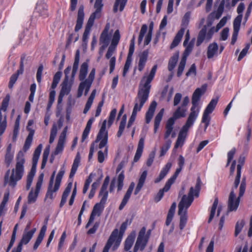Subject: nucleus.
Listing matches in <instances>:
<instances>
[{
  "instance_id": "052dcab7",
  "label": "nucleus",
  "mask_w": 252,
  "mask_h": 252,
  "mask_svg": "<svg viewBox=\"0 0 252 252\" xmlns=\"http://www.w3.org/2000/svg\"><path fill=\"white\" fill-rule=\"evenodd\" d=\"M99 42L104 45V47H107L109 43L108 34L101 33L99 38Z\"/></svg>"
},
{
  "instance_id": "4be33fe9",
  "label": "nucleus",
  "mask_w": 252,
  "mask_h": 252,
  "mask_svg": "<svg viewBox=\"0 0 252 252\" xmlns=\"http://www.w3.org/2000/svg\"><path fill=\"white\" fill-rule=\"evenodd\" d=\"M59 188L60 187H58V189H56V184L54 185V187L53 185L49 184L44 201L49 203H51L55 196L56 192L59 190Z\"/></svg>"
},
{
  "instance_id": "ea45409f",
  "label": "nucleus",
  "mask_w": 252,
  "mask_h": 252,
  "mask_svg": "<svg viewBox=\"0 0 252 252\" xmlns=\"http://www.w3.org/2000/svg\"><path fill=\"white\" fill-rule=\"evenodd\" d=\"M179 53H177L174 54L170 59L168 64V69L169 71H172L176 65L179 59Z\"/></svg>"
},
{
  "instance_id": "e2e57ef3",
  "label": "nucleus",
  "mask_w": 252,
  "mask_h": 252,
  "mask_svg": "<svg viewBox=\"0 0 252 252\" xmlns=\"http://www.w3.org/2000/svg\"><path fill=\"white\" fill-rule=\"evenodd\" d=\"M245 225V221L244 220L238 221L235 225V235L237 236L241 231L243 227Z\"/></svg>"
},
{
  "instance_id": "4468645a",
  "label": "nucleus",
  "mask_w": 252,
  "mask_h": 252,
  "mask_svg": "<svg viewBox=\"0 0 252 252\" xmlns=\"http://www.w3.org/2000/svg\"><path fill=\"white\" fill-rule=\"evenodd\" d=\"M44 173H41L38 178V180L36 184L35 189L33 191L32 189L28 197V202L29 204H31L35 202L36 200L38 194L39 193L40 190L41 188V186L43 181L44 178Z\"/></svg>"
},
{
  "instance_id": "bb28decb",
  "label": "nucleus",
  "mask_w": 252,
  "mask_h": 252,
  "mask_svg": "<svg viewBox=\"0 0 252 252\" xmlns=\"http://www.w3.org/2000/svg\"><path fill=\"white\" fill-rule=\"evenodd\" d=\"M109 182L104 181L102 186L101 188L99 193V196L102 197L100 200V203L105 204L106 202L108 195V192L107 190V189L109 185Z\"/></svg>"
},
{
  "instance_id": "774afa93",
  "label": "nucleus",
  "mask_w": 252,
  "mask_h": 252,
  "mask_svg": "<svg viewBox=\"0 0 252 252\" xmlns=\"http://www.w3.org/2000/svg\"><path fill=\"white\" fill-rule=\"evenodd\" d=\"M171 144V141L168 140L166 143L162 147L160 151V156H163L170 148Z\"/></svg>"
},
{
  "instance_id": "20e7f679",
  "label": "nucleus",
  "mask_w": 252,
  "mask_h": 252,
  "mask_svg": "<svg viewBox=\"0 0 252 252\" xmlns=\"http://www.w3.org/2000/svg\"><path fill=\"white\" fill-rule=\"evenodd\" d=\"M207 87V84H203L200 88H197L193 92L191 98L192 106L188 120L194 122L196 121L199 113V108L197 106L198 102L201 96L205 93Z\"/></svg>"
},
{
  "instance_id": "7ed1b4c3",
  "label": "nucleus",
  "mask_w": 252,
  "mask_h": 252,
  "mask_svg": "<svg viewBox=\"0 0 252 252\" xmlns=\"http://www.w3.org/2000/svg\"><path fill=\"white\" fill-rule=\"evenodd\" d=\"M127 221L123 222L120 227V231L118 229H115L110 235L107 242L103 248L102 252H109L112 247V250L116 251L119 247L122 241L123 234L126 229Z\"/></svg>"
},
{
  "instance_id": "de8ad7c7",
  "label": "nucleus",
  "mask_w": 252,
  "mask_h": 252,
  "mask_svg": "<svg viewBox=\"0 0 252 252\" xmlns=\"http://www.w3.org/2000/svg\"><path fill=\"white\" fill-rule=\"evenodd\" d=\"M65 140L64 139L59 138V140L58 142L57 145L56 146V149L54 153L52 154V156H56L60 153H61L63 151L64 148V144L65 142Z\"/></svg>"
},
{
  "instance_id": "2f4dec72",
  "label": "nucleus",
  "mask_w": 252,
  "mask_h": 252,
  "mask_svg": "<svg viewBox=\"0 0 252 252\" xmlns=\"http://www.w3.org/2000/svg\"><path fill=\"white\" fill-rule=\"evenodd\" d=\"M175 121L173 119L169 118L165 125V132L164 135L165 139H167L173 131L174 125Z\"/></svg>"
},
{
  "instance_id": "69168bd1",
  "label": "nucleus",
  "mask_w": 252,
  "mask_h": 252,
  "mask_svg": "<svg viewBox=\"0 0 252 252\" xmlns=\"http://www.w3.org/2000/svg\"><path fill=\"white\" fill-rule=\"evenodd\" d=\"M147 26L146 25H143L141 27L139 35L138 37V43L140 44L142 41L143 37L147 31Z\"/></svg>"
},
{
  "instance_id": "09e8293b",
  "label": "nucleus",
  "mask_w": 252,
  "mask_h": 252,
  "mask_svg": "<svg viewBox=\"0 0 252 252\" xmlns=\"http://www.w3.org/2000/svg\"><path fill=\"white\" fill-rule=\"evenodd\" d=\"M95 176V173H91L90 174L89 176H88L87 179L86 180L85 184H84V187L83 189L82 192H83V194H86V192H87V191L89 188L90 184L92 182L93 179L94 178V177Z\"/></svg>"
},
{
  "instance_id": "0eeeda50",
  "label": "nucleus",
  "mask_w": 252,
  "mask_h": 252,
  "mask_svg": "<svg viewBox=\"0 0 252 252\" xmlns=\"http://www.w3.org/2000/svg\"><path fill=\"white\" fill-rule=\"evenodd\" d=\"M79 61L80 51L79 50H77L75 53L70 81H69V80H67V79H64L62 84V89L60 91L61 94L64 95H67L70 92L72 83L78 70Z\"/></svg>"
},
{
  "instance_id": "6e6552de",
  "label": "nucleus",
  "mask_w": 252,
  "mask_h": 252,
  "mask_svg": "<svg viewBox=\"0 0 252 252\" xmlns=\"http://www.w3.org/2000/svg\"><path fill=\"white\" fill-rule=\"evenodd\" d=\"M106 120H104L102 124L101 128L97 135L96 139L94 143H93L90 147V152L89 154V159L90 160L93 156L94 149V144L95 143H97L100 141L99 144L98 148L102 149L104 147L108 142V131L106 129Z\"/></svg>"
},
{
  "instance_id": "c756f323",
  "label": "nucleus",
  "mask_w": 252,
  "mask_h": 252,
  "mask_svg": "<svg viewBox=\"0 0 252 252\" xmlns=\"http://www.w3.org/2000/svg\"><path fill=\"white\" fill-rule=\"evenodd\" d=\"M144 141L145 139L143 137H141L139 139L136 152L133 159L134 162L138 161L142 155L144 146Z\"/></svg>"
},
{
  "instance_id": "423d86ee",
  "label": "nucleus",
  "mask_w": 252,
  "mask_h": 252,
  "mask_svg": "<svg viewBox=\"0 0 252 252\" xmlns=\"http://www.w3.org/2000/svg\"><path fill=\"white\" fill-rule=\"evenodd\" d=\"M150 89L151 86H147L140 83L137 96L134 99V105L133 110L137 112L141 110L148 99Z\"/></svg>"
},
{
  "instance_id": "9d476101",
  "label": "nucleus",
  "mask_w": 252,
  "mask_h": 252,
  "mask_svg": "<svg viewBox=\"0 0 252 252\" xmlns=\"http://www.w3.org/2000/svg\"><path fill=\"white\" fill-rule=\"evenodd\" d=\"M246 184L245 181H242L239 189V194L238 198H236L233 189L231 191L228 200V208L229 211H236L238 207L240 198L242 197L245 191Z\"/></svg>"
},
{
  "instance_id": "c03bdc74",
  "label": "nucleus",
  "mask_w": 252,
  "mask_h": 252,
  "mask_svg": "<svg viewBox=\"0 0 252 252\" xmlns=\"http://www.w3.org/2000/svg\"><path fill=\"white\" fill-rule=\"evenodd\" d=\"M47 6L46 4L43 3H38L37 4L35 8L36 12L38 13L41 16H46Z\"/></svg>"
},
{
  "instance_id": "f3484780",
  "label": "nucleus",
  "mask_w": 252,
  "mask_h": 252,
  "mask_svg": "<svg viewBox=\"0 0 252 252\" xmlns=\"http://www.w3.org/2000/svg\"><path fill=\"white\" fill-rule=\"evenodd\" d=\"M25 162L24 152L20 151L17 157V181L21 180L24 174Z\"/></svg>"
},
{
  "instance_id": "f03ea898",
  "label": "nucleus",
  "mask_w": 252,
  "mask_h": 252,
  "mask_svg": "<svg viewBox=\"0 0 252 252\" xmlns=\"http://www.w3.org/2000/svg\"><path fill=\"white\" fill-rule=\"evenodd\" d=\"M201 182L200 177H198L196 181L195 189L191 187L188 195H184L178 204V214L185 212L187 213V210L192 203L194 198L193 195L198 197L200 190Z\"/></svg>"
},
{
  "instance_id": "a18cd8bd",
  "label": "nucleus",
  "mask_w": 252,
  "mask_h": 252,
  "mask_svg": "<svg viewBox=\"0 0 252 252\" xmlns=\"http://www.w3.org/2000/svg\"><path fill=\"white\" fill-rule=\"evenodd\" d=\"M127 1V0H116L113 7L114 12L116 13L118 11L119 6H120V11H122L125 8Z\"/></svg>"
},
{
  "instance_id": "473e14b6",
  "label": "nucleus",
  "mask_w": 252,
  "mask_h": 252,
  "mask_svg": "<svg viewBox=\"0 0 252 252\" xmlns=\"http://www.w3.org/2000/svg\"><path fill=\"white\" fill-rule=\"evenodd\" d=\"M172 166V163L168 162L161 170L159 176L155 180V183H158L162 180L167 175Z\"/></svg>"
},
{
  "instance_id": "6ab92c4d",
  "label": "nucleus",
  "mask_w": 252,
  "mask_h": 252,
  "mask_svg": "<svg viewBox=\"0 0 252 252\" xmlns=\"http://www.w3.org/2000/svg\"><path fill=\"white\" fill-rule=\"evenodd\" d=\"M33 121L32 120L29 121L28 123V126L27 127V129L28 131H30V133H29V135H28V136L26 139V141H25V144H24V145L23 147V151H24V153L26 152L27 151H28L30 149L31 145L32 144V139H33V136L34 133V130L33 129H32V128H31L30 127V126H32L33 125Z\"/></svg>"
},
{
  "instance_id": "680f3d73",
  "label": "nucleus",
  "mask_w": 252,
  "mask_h": 252,
  "mask_svg": "<svg viewBox=\"0 0 252 252\" xmlns=\"http://www.w3.org/2000/svg\"><path fill=\"white\" fill-rule=\"evenodd\" d=\"M26 57L25 55H23L21 58V61L20 63V68L19 69H18L17 71V78H18V76L20 74H22L24 72V63L26 62Z\"/></svg>"
},
{
  "instance_id": "7c9ffc66",
  "label": "nucleus",
  "mask_w": 252,
  "mask_h": 252,
  "mask_svg": "<svg viewBox=\"0 0 252 252\" xmlns=\"http://www.w3.org/2000/svg\"><path fill=\"white\" fill-rule=\"evenodd\" d=\"M147 176V171H144L142 174H141L140 178L138 180V184L137 185V186L135 188V189L134 190V194L137 195L139 191L141 190V189L142 188L146 177Z\"/></svg>"
},
{
  "instance_id": "8fccbe9b",
  "label": "nucleus",
  "mask_w": 252,
  "mask_h": 252,
  "mask_svg": "<svg viewBox=\"0 0 252 252\" xmlns=\"http://www.w3.org/2000/svg\"><path fill=\"white\" fill-rule=\"evenodd\" d=\"M126 115L125 114L121 120V121L119 127V130L117 133V136L118 137H120L122 135V133L124 130L126 124Z\"/></svg>"
},
{
  "instance_id": "37998d69",
  "label": "nucleus",
  "mask_w": 252,
  "mask_h": 252,
  "mask_svg": "<svg viewBox=\"0 0 252 252\" xmlns=\"http://www.w3.org/2000/svg\"><path fill=\"white\" fill-rule=\"evenodd\" d=\"M46 232V228L45 226H44L42 229H41L40 230L39 234L36 240V241L33 246V250H35L37 249L42 241L43 240L44 236L45 235Z\"/></svg>"
},
{
  "instance_id": "39448f33",
  "label": "nucleus",
  "mask_w": 252,
  "mask_h": 252,
  "mask_svg": "<svg viewBox=\"0 0 252 252\" xmlns=\"http://www.w3.org/2000/svg\"><path fill=\"white\" fill-rule=\"evenodd\" d=\"M102 2V0H95L94 5L95 11L91 15L83 35L82 40L84 43H86L88 41L91 29L94 24L95 19L99 18L101 16V11L103 6Z\"/></svg>"
},
{
  "instance_id": "1a4fd4ad",
  "label": "nucleus",
  "mask_w": 252,
  "mask_h": 252,
  "mask_svg": "<svg viewBox=\"0 0 252 252\" xmlns=\"http://www.w3.org/2000/svg\"><path fill=\"white\" fill-rule=\"evenodd\" d=\"M42 145L41 144H40L38 146V147L34 151L32 158V167L27 176L26 184L27 190H29L31 188L33 179L36 173V166L42 150Z\"/></svg>"
},
{
  "instance_id": "c9c22d12",
  "label": "nucleus",
  "mask_w": 252,
  "mask_h": 252,
  "mask_svg": "<svg viewBox=\"0 0 252 252\" xmlns=\"http://www.w3.org/2000/svg\"><path fill=\"white\" fill-rule=\"evenodd\" d=\"M185 28H182L177 32V34L176 35L173 41H172V42L170 45V48L171 49L175 47L179 44V43H180V41L181 40V39L182 38V37L185 32Z\"/></svg>"
},
{
  "instance_id": "b1692460",
  "label": "nucleus",
  "mask_w": 252,
  "mask_h": 252,
  "mask_svg": "<svg viewBox=\"0 0 252 252\" xmlns=\"http://www.w3.org/2000/svg\"><path fill=\"white\" fill-rule=\"evenodd\" d=\"M84 18V6L80 5L79 6L78 11L76 25L75 27V32H78L82 28V25L83 23Z\"/></svg>"
},
{
  "instance_id": "f8f14e48",
  "label": "nucleus",
  "mask_w": 252,
  "mask_h": 252,
  "mask_svg": "<svg viewBox=\"0 0 252 252\" xmlns=\"http://www.w3.org/2000/svg\"><path fill=\"white\" fill-rule=\"evenodd\" d=\"M146 230L145 227H143L140 230L133 249V252H137L139 249L143 251L146 246L149 237L145 236Z\"/></svg>"
},
{
  "instance_id": "a19ab883",
  "label": "nucleus",
  "mask_w": 252,
  "mask_h": 252,
  "mask_svg": "<svg viewBox=\"0 0 252 252\" xmlns=\"http://www.w3.org/2000/svg\"><path fill=\"white\" fill-rule=\"evenodd\" d=\"M171 186V185H170V184H169V183L166 182L164 188L162 189H160L159 190L158 192L157 193V195L155 196V201L157 202L159 201L163 196L164 192L168 191L170 189Z\"/></svg>"
},
{
  "instance_id": "49530a36",
  "label": "nucleus",
  "mask_w": 252,
  "mask_h": 252,
  "mask_svg": "<svg viewBox=\"0 0 252 252\" xmlns=\"http://www.w3.org/2000/svg\"><path fill=\"white\" fill-rule=\"evenodd\" d=\"M180 216V223L179 227L181 230H182L187 223L188 216L187 213L182 212L180 214H178Z\"/></svg>"
},
{
  "instance_id": "cd10ccee",
  "label": "nucleus",
  "mask_w": 252,
  "mask_h": 252,
  "mask_svg": "<svg viewBox=\"0 0 252 252\" xmlns=\"http://www.w3.org/2000/svg\"><path fill=\"white\" fill-rule=\"evenodd\" d=\"M157 106V103L156 101H153L150 104L148 110L146 114V123L148 124L151 121L154 114Z\"/></svg>"
},
{
  "instance_id": "9b49d317",
  "label": "nucleus",
  "mask_w": 252,
  "mask_h": 252,
  "mask_svg": "<svg viewBox=\"0 0 252 252\" xmlns=\"http://www.w3.org/2000/svg\"><path fill=\"white\" fill-rule=\"evenodd\" d=\"M194 122L190 120H187L185 124L183 126L179 132L177 140L175 145V148H178L180 146H182L187 136L188 132L189 129L193 125Z\"/></svg>"
},
{
  "instance_id": "5fc2aeb1",
  "label": "nucleus",
  "mask_w": 252,
  "mask_h": 252,
  "mask_svg": "<svg viewBox=\"0 0 252 252\" xmlns=\"http://www.w3.org/2000/svg\"><path fill=\"white\" fill-rule=\"evenodd\" d=\"M186 61L187 59H186V57H182L181 59V60L180 62L178 68V71H177V76L178 77H180L181 76V75L183 73V72L184 70L186 63Z\"/></svg>"
},
{
  "instance_id": "0e129e2a",
  "label": "nucleus",
  "mask_w": 252,
  "mask_h": 252,
  "mask_svg": "<svg viewBox=\"0 0 252 252\" xmlns=\"http://www.w3.org/2000/svg\"><path fill=\"white\" fill-rule=\"evenodd\" d=\"M108 153V147H106L104 152H103L101 150H99L98 152L97 158L98 161L99 163H102L104 161L105 156L107 155Z\"/></svg>"
},
{
  "instance_id": "603ef678",
  "label": "nucleus",
  "mask_w": 252,
  "mask_h": 252,
  "mask_svg": "<svg viewBox=\"0 0 252 252\" xmlns=\"http://www.w3.org/2000/svg\"><path fill=\"white\" fill-rule=\"evenodd\" d=\"M65 170L63 167L62 168L60 171L58 173L56 180L55 184H56V189H57L58 187H60L61 185V183L62 181V179L63 177L64 174Z\"/></svg>"
},
{
  "instance_id": "3c124183",
  "label": "nucleus",
  "mask_w": 252,
  "mask_h": 252,
  "mask_svg": "<svg viewBox=\"0 0 252 252\" xmlns=\"http://www.w3.org/2000/svg\"><path fill=\"white\" fill-rule=\"evenodd\" d=\"M32 238V237L28 232H24L22 238L18 245L23 247V245L28 244Z\"/></svg>"
},
{
  "instance_id": "aec40b11",
  "label": "nucleus",
  "mask_w": 252,
  "mask_h": 252,
  "mask_svg": "<svg viewBox=\"0 0 252 252\" xmlns=\"http://www.w3.org/2000/svg\"><path fill=\"white\" fill-rule=\"evenodd\" d=\"M243 15H238L233 22V32L232 35L231 44L234 45L237 39L239 31L240 30L241 23Z\"/></svg>"
},
{
  "instance_id": "e433bc0d",
  "label": "nucleus",
  "mask_w": 252,
  "mask_h": 252,
  "mask_svg": "<svg viewBox=\"0 0 252 252\" xmlns=\"http://www.w3.org/2000/svg\"><path fill=\"white\" fill-rule=\"evenodd\" d=\"M11 144H9L7 148L6 153L5 156V162L7 166L10 165L14 157V152H11Z\"/></svg>"
},
{
  "instance_id": "4d7b16f0",
  "label": "nucleus",
  "mask_w": 252,
  "mask_h": 252,
  "mask_svg": "<svg viewBox=\"0 0 252 252\" xmlns=\"http://www.w3.org/2000/svg\"><path fill=\"white\" fill-rule=\"evenodd\" d=\"M58 129H57V126L56 124H54L52 126V127L51 129L50 132V139H49V143L50 144H52L56 137L57 134Z\"/></svg>"
},
{
  "instance_id": "72a5a7b5",
  "label": "nucleus",
  "mask_w": 252,
  "mask_h": 252,
  "mask_svg": "<svg viewBox=\"0 0 252 252\" xmlns=\"http://www.w3.org/2000/svg\"><path fill=\"white\" fill-rule=\"evenodd\" d=\"M219 47L217 43L213 42L208 47L207 55L208 59L212 58L217 54Z\"/></svg>"
},
{
  "instance_id": "13d9d810",
  "label": "nucleus",
  "mask_w": 252,
  "mask_h": 252,
  "mask_svg": "<svg viewBox=\"0 0 252 252\" xmlns=\"http://www.w3.org/2000/svg\"><path fill=\"white\" fill-rule=\"evenodd\" d=\"M120 37L121 36L119 31L118 30H117L114 33L111 46H113V47H116L118 44L119 43Z\"/></svg>"
},
{
  "instance_id": "a211bd4d",
  "label": "nucleus",
  "mask_w": 252,
  "mask_h": 252,
  "mask_svg": "<svg viewBox=\"0 0 252 252\" xmlns=\"http://www.w3.org/2000/svg\"><path fill=\"white\" fill-rule=\"evenodd\" d=\"M124 179L125 175L124 171H123L119 174L117 179L116 178H114L111 181L109 188L110 192H111L113 191L115 187V184L116 182L117 183V190L118 191H121L123 189L124 186Z\"/></svg>"
},
{
  "instance_id": "58836bf2",
  "label": "nucleus",
  "mask_w": 252,
  "mask_h": 252,
  "mask_svg": "<svg viewBox=\"0 0 252 252\" xmlns=\"http://www.w3.org/2000/svg\"><path fill=\"white\" fill-rule=\"evenodd\" d=\"M80 161V157L79 154L78 153L74 160V161H73V164L72 166V168H71V171H70V175H69L70 178H72L74 176V175L77 170V168L79 166Z\"/></svg>"
},
{
  "instance_id": "f704fd0d",
  "label": "nucleus",
  "mask_w": 252,
  "mask_h": 252,
  "mask_svg": "<svg viewBox=\"0 0 252 252\" xmlns=\"http://www.w3.org/2000/svg\"><path fill=\"white\" fill-rule=\"evenodd\" d=\"M72 183H69L68 184L67 187L65 188V189L63 193L61 203L60 204V207L61 208H62L64 205V204L66 203L67 197L70 192V191H71V189L72 188Z\"/></svg>"
},
{
  "instance_id": "6e6d98bb",
  "label": "nucleus",
  "mask_w": 252,
  "mask_h": 252,
  "mask_svg": "<svg viewBox=\"0 0 252 252\" xmlns=\"http://www.w3.org/2000/svg\"><path fill=\"white\" fill-rule=\"evenodd\" d=\"M100 184L99 180H97L93 183L91 186V189L89 194V198L92 199L94 195L95 191Z\"/></svg>"
},
{
  "instance_id": "338daca9",
  "label": "nucleus",
  "mask_w": 252,
  "mask_h": 252,
  "mask_svg": "<svg viewBox=\"0 0 252 252\" xmlns=\"http://www.w3.org/2000/svg\"><path fill=\"white\" fill-rule=\"evenodd\" d=\"M183 168L178 167L177 168L174 174L168 180V181L166 182L170 185H172L175 182V180L176 179L177 176H178L179 174L180 173L181 170Z\"/></svg>"
},
{
  "instance_id": "c85d7f7f",
  "label": "nucleus",
  "mask_w": 252,
  "mask_h": 252,
  "mask_svg": "<svg viewBox=\"0 0 252 252\" xmlns=\"http://www.w3.org/2000/svg\"><path fill=\"white\" fill-rule=\"evenodd\" d=\"M148 51L147 50L144 51L139 55V61L138 65V69L141 71L144 68L148 57Z\"/></svg>"
},
{
  "instance_id": "a878e982",
  "label": "nucleus",
  "mask_w": 252,
  "mask_h": 252,
  "mask_svg": "<svg viewBox=\"0 0 252 252\" xmlns=\"http://www.w3.org/2000/svg\"><path fill=\"white\" fill-rule=\"evenodd\" d=\"M188 108L182 105L179 106L176 110L173 113V117L170 118L173 119L174 121H176L180 118H184L186 116V112H187Z\"/></svg>"
},
{
  "instance_id": "2eb2a0df",
  "label": "nucleus",
  "mask_w": 252,
  "mask_h": 252,
  "mask_svg": "<svg viewBox=\"0 0 252 252\" xmlns=\"http://www.w3.org/2000/svg\"><path fill=\"white\" fill-rule=\"evenodd\" d=\"M214 32L215 27H212L208 32H207L206 26H204L199 32L197 39L196 46H199L204 40L206 42H208L212 37Z\"/></svg>"
},
{
  "instance_id": "5701e85b",
  "label": "nucleus",
  "mask_w": 252,
  "mask_h": 252,
  "mask_svg": "<svg viewBox=\"0 0 252 252\" xmlns=\"http://www.w3.org/2000/svg\"><path fill=\"white\" fill-rule=\"evenodd\" d=\"M135 187V183L134 182H131L128 187V189L127 190L126 194H125L122 201L119 206V209L120 210H122L126 205L127 204L129 199L130 197V196L132 194L133 190Z\"/></svg>"
},
{
  "instance_id": "412c9836",
  "label": "nucleus",
  "mask_w": 252,
  "mask_h": 252,
  "mask_svg": "<svg viewBox=\"0 0 252 252\" xmlns=\"http://www.w3.org/2000/svg\"><path fill=\"white\" fill-rule=\"evenodd\" d=\"M15 169L13 168L11 172L8 170L4 176V186L7 184L12 187L16 185V175L14 174Z\"/></svg>"
},
{
  "instance_id": "ddd939ff",
  "label": "nucleus",
  "mask_w": 252,
  "mask_h": 252,
  "mask_svg": "<svg viewBox=\"0 0 252 252\" xmlns=\"http://www.w3.org/2000/svg\"><path fill=\"white\" fill-rule=\"evenodd\" d=\"M218 98L212 99L204 110L202 119V123L205 124V130L210 125V117L209 114L212 113L218 103Z\"/></svg>"
},
{
  "instance_id": "393cba45",
  "label": "nucleus",
  "mask_w": 252,
  "mask_h": 252,
  "mask_svg": "<svg viewBox=\"0 0 252 252\" xmlns=\"http://www.w3.org/2000/svg\"><path fill=\"white\" fill-rule=\"evenodd\" d=\"M158 68L157 65H155L152 67L150 74L147 76H144L141 81V83L143 82H144V85L147 86H151L150 83L153 80L154 76L155 75L156 72L157 71V69Z\"/></svg>"
},
{
  "instance_id": "dca6fc26",
  "label": "nucleus",
  "mask_w": 252,
  "mask_h": 252,
  "mask_svg": "<svg viewBox=\"0 0 252 252\" xmlns=\"http://www.w3.org/2000/svg\"><path fill=\"white\" fill-rule=\"evenodd\" d=\"M10 99V95L7 94L5 97L3 99L1 107L0 109V136H1L5 131L6 127V120L5 116L3 117L1 110L5 111L8 105Z\"/></svg>"
},
{
  "instance_id": "4c0bfd02",
  "label": "nucleus",
  "mask_w": 252,
  "mask_h": 252,
  "mask_svg": "<svg viewBox=\"0 0 252 252\" xmlns=\"http://www.w3.org/2000/svg\"><path fill=\"white\" fill-rule=\"evenodd\" d=\"M9 197V191L6 190L4 193L2 202L0 204V217H1L6 211L5 206L8 201Z\"/></svg>"
},
{
  "instance_id": "864d4df0",
  "label": "nucleus",
  "mask_w": 252,
  "mask_h": 252,
  "mask_svg": "<svg viewBox=\"0 0 252 252\" xmlns=\"http://www.w3.org/2000/svg\"><path fill=\"white\" fill-rule=\"evenodd\" d=\"M241 174V165L238 164L237 166V175L234 183V188L237 189L239 183Z\"/></svg>"
},
{
  "instance_id": "bf43d9fd",
  "label": "nucleus",
  "mask_w": 252,
  "mask_h": 252,
  "mask_svg": "<svg viewBox=\"0 0 252 252\" xmlns=\"http://www.w3.org/2000/svg\"><path fill=\"white\" fill-rule=\"evenodd\" d=\"M218 202L219 201H218V198H216L214 200V202L213 203V204L212 205V207L211 208V213H210L209 219L208 220L209 223H210L212 221V219H213V218L215 216V214L216 213V208L218 205Z\"/></svg>"
},
{
  "instance_id": "79ce46f5",
  "label": "nucleus",
  "mask_w": 252,
  "mask_h": 252,
  "mask_svg": "<svg viewBox=\"0 0 252 252\" xmlns=\"http://www.w3.org/2000/svg\"><path fill=\"white\" fill-rule=\"evenodd\" d=\"M135 237V233L131 234L127 237L125 242L124 247L126 251H128L130 249L134 241Z\"/></svg>"
},
{
  "instance_id": "f257e3e1",
  "label": "nucleus",
  "mask_w": 252,
  "mask_h": 252,
  "mask_svg": "<svg viewBox=\"0 0 252 252\" xmlns=\"http://www.w3.org/2000/svg\"><path fill=\"white\" fill-rule=\"evenodd\" d=\"M88 62L89 60H87L86 62L83 63L80 66L79 73V79L81 82L80 83L78 89L77 96L78 97L82 95L84 89H85V95H87L94 79L95 73V68L92 69L88 78L86 79L88 72Z\"/></svg>"
}]
</instances>
